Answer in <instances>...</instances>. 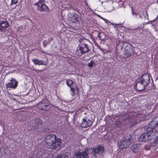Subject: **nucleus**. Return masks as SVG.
I'll list each match as a JSON object with an SVG mask.
<instances>
[{
	"label": "nucleus",
	"mask_w": 158,
	"mask_h": 158,
	"mask_svg": "<svg viewBox=\"0 0 158 158\" xmlns=\"http://www.w3.org/2000/svg\"><path fill=\"white\" fill-rule=\"evenodd\" d=\"M158 143V136L154 139V141L151 143V145L153 146H155Z\"/></svg>",
	"instance_id": "nucleus-23"
},
{
	"label": "nucleus",
	"mask_w": 158,
	"mask_h": 158,
	"mask_svg": "<svg viewBox=\"0 0 158 158\" xmlns=\"http://www.w3.org/2000/svg\"><path fill=\"white\" fill-rule=\"evenodd\" d=\"M88 150V148H85L84 150L76 152L75 155L76 158H88L89 156Z\"/></svg>",
	"instance_id": "nucleus-10"
},
{
	"label": "nucleus",
	"mask_w": 158,
	"mask_h": 158,
	"mask_svg": "<svg viewBox=\"0 0 158 158\" xmlns=\"http://www.w3.org/2000/svg\"><path fill=\"white\" fill-rule=\"evenodd\" d=\"M38 6L37 9L41 12H48L49 11L48 7L45 4L44 0H39V2L34 4Z\"/></svg>",
	"instance_id": "nucleus-7"
},
{
	"label": "nucleus",
	"mask_w": 158,
	"mask_h": 158,
	"mask_svg": "<svg viewBox=\"0 0 158 158\" xmlns=\"http://www.w3.org/2000/svg\"><path fill=\"white\" fill-rule=\"evenodd\" d=\"M60 156L61 157L60 158H68V156L65 155H61L60 154Z\"/></svg>",
	"instance_id": "nucleus-28"
},
{
	"label": "nucleus",
	"mask_w": 158,
	"mask_h": 158,
	"mask_svg": "<svg viewBox=\"0 0 158 158\" xmlns=\"http://www.w3.org/2000/svg\"><path fill=\"white\" fill-rule=\"evenodd\" d=\"M158 125V116L154 118L150 122L147 127L148 129L152 132H155L156 130V127Z\"/></svg>",
	"instance_id": "nucleus-9"
},
{
	"label": "nucleus",
	"mask_w": 158,
	"mask_h": 158,
	"mask_svg": "<svg viewBox=\"0 0 158 158\" xmlns=\"http://www.w3.org/2000/svg\"><path fill=\"white\" fill-rule=\"evenodd\" d=\"M142 115L141 114L133 115L132 116H131L129 119V123L132 127L137 123L143 121L144 119L142 117Z\"/></svg>",
	"instance_id": "nucleus-6"
},
{
	"label": "nucleus",
	"mask_w": 158,
	"mask_h": 158,
	"mask_svg": "<svg viewBox=\"0 0 158 158\" xmlns=\"http://www.w3.org/2000/svg\"><path fill=\"white\" fill-rule=\"evenodd\" d=\"M130 144V139H125L121 143L119 146V148L121 150H123L124 148H128Z\"/></svg>",
	"instance_id": "nucleus-15"
},
{
	"label": "nucleus",
	"mask_w": 158,
	"mask_h": 158,
	"mask_svg": "<svg viewBox=\"0 0 158 158\" xmlns=\"http://www.w3.org/2000/svg\"><path fill=\"white\" fill-rule=\"evenodd\" d=\"M81 19V15L80 13H73L69 18V20L73 23L79 24Z\"/></svg>",
	"instance_id": "nucleus-12"
},
{
	"label": "nucleus",
	"mask_w": 158,
	"mask_h": 158,
	"mask_svg": "<svg viewBox=\"0 0 158 158\" xmlns=\"http://www.w3.org/2000/svg\"><path fill=\"white\" fill-rule=\"evenodd\" d=\"M140 148V144H134L131 147L132 151L134 153L138 152Z\"/></svg>",
	"instance_id": "nucleus-19"
},
{
	"label": "nucleus",
	"mask_w": 158,
	"mask_h": 158,
	"mask_svg": "<svg viewBox=\"0 0 158 158\" xmlns=\"http://www.w3.org/2000/svg\"><path fill=\"white\" fill-rule=\"evenodd\" d=\"M114 124L117 127H120L122 125V122L119 119H117L114 121Z\"/></svg>",
	"instance_id": "nucleus-22"
},
{
	"label": "nucleus",
	"mask_w": 158,
	"mask_h": 158,
	"mask_svg": "<svg viewBox=\"0 0 158 158\" xmlns=\"http://www.w3.org/2000/svg\"><path fill=\"white\" fill-rule=\"evenodd\" d=\"M18 84V81L16 80L15 78H12L10 81L6 84V88L8 90L11 89H15L17 87Z\"/></svg>",
	"instance_id": "nucleus-8"
},
{
	"label": "nucleus",
	"mask_w": 158,
	"mask_h": 158,
	"mask_svg": "<svg viewBox=\"0 0 158 158\" xmlns=\"http://www.w3.org/2000/svg\"><path fill=\"white\" fill-rule=\"evenodd\" d=\"M18 0H11V2L10 6H11L13 4H16L18 3Z\"/></svg>",
	"instance_id": "nucleus-26"
},
{
	"label": "nucleus",
	"mask_w": 158,
	"mask_h": 158,
	"mask_svg": "<svg viewBox=\"0 0 158 158\" xmlns=\"http://www.w3.org/2000/svg\"><path fill=\"white\" fill-rule=\"evenodd\" d=\"M45 141L48 148L55 150H59L62 145L60 139L57 137L54 134L46 135L45 138Z\"/></svg>",
	"instance_id": "nucleus-1"
},
{
	"label": "nucleus",
	"mask_w": 158,
	"mask_h": 158,
	"mask_svg": "<svg viewBox=\"0 0 158 158\" xmlns=\"http://www.w3.org/2000/svg\"><path fill=\"white\" fill-rule=\"evenodd\" d=\"M61 157L60 156V154L57 155L56 156H53L51 158H60Z\"/></svg>",
	"instance_id": "nucleus-30"
},
{
	"label": "nucleus",
	"mask_w": 158,
	"mask_h": 158,
	"mask_svg": "<svg viewBox=\"0 0 158 158\" xmlns=\"http://www.w3.org/2000/svg\"><path fill=\"white\" fill-rule=\"evenodd\" d=\"M132 14H133V15H136L137 14H136V13H134L133 11V9L132 8Z\"/></svg>",
	"instance_id": "nucleus-31"
},
{
	"label": "nucleus",
	"mask_w": 158,
	"mask_h": 158,
	"mask_svg": "<svg viewBox=\"0 0 158 158\" xmlns=\"http://www.w3.org/2000/svg\"><path fill=\"white\" fill-rule=\"evenodd\" d=\"M137 87V88L136 90L139 91H142L139 90V89L140 88H141V85L140 84V81L139 82H138V84L136 86Z\"/></svg>",
	"instance_id": "nucleus-27"
},
{
	"label": "nucleus",
	"mask_w": 158,
	"mask_h": 158,
	"mask_svg": "<svg viewBox=\"0 0 158 158\" xmlns=\"http://www.w3.org/2000/svg\"><path fill=\"white\" fill-rule=\"evenodd\" d=\"M98 37L100 40H104V38H103L102 36H105V34L103 32H99L98 31Z\"/></svg>",
	"instance_id": "nucleus-21"
},
{
	"label": "nucleus",
	"mask_w": 158,
	"mask_h": 158,
	"mask_svg": "<svg viewBox=\"0 0 158 158\" xmlns=\"http://www.w3.org/2000/svg\"><path fill=\"white\" fill-rule=\"evenodd\" d=\"M104 151V148L101 145H98L93 149L92 153L94 156H96V154H102Z\"/></svg>",
	"instance_id": "nucleus-14"
},
{
	"label": "nucleus",
	"mask_w": 158,
	"mask_h": 158,
	"mask_svg": "<svg viewBox=\"0 0 158 158\" xmlns=\"http://www.w3.org/2000/svg\"><path fill=\"white\" fill-rule=\"evenodd\" d=\"M124 50L125 54L127 57L130 56H131V51H130V48L129 46H126L124 48Z\"/></svg>",
	"instance_id": "nucleus-20"
},
{
	"label": "nucleus",
	"mask_w": 158,
	"mask_h": 158,
	"mask_svg": "<svg viewBox=\"0 0 158 158\" xmlns=\"http://www.w3.org/2000/svg\"><path fill=\"white\" fill-rule=\"evenodd\" d=\"M145 148L146 150H148L150 149V148L148 145H146L145 146Z\"/></svg>",
	"instance_id": "nucleus-29"
},
{
	"label": "nucleus",
	"mask_w": 158,
	"mask_h": 158,
	"mask_svg": "<svg viewBox=\"0 0 158 158\" xmlns=\"http://www.w3.org/2000/svg\"><path fill=\"white\" fill-rule=\"evenodd\" d=\"M150 76L149 74H143L140 81V84L141 85V87L139 89V90H144L146 87L150 83Z\"/></svg>",
	"instance_id": "nucleus-4"
},
{
	"label": "nucleus",
	"mask_w": 158,
	"mask_h": 158,
	"mask_svg": "<svg viewBox=\"0 0 158 158\" xmlns=\"http://www.w3.org/2000/svg\"><path fill=\"white\" fill-rule=\"evenodd\" d=\"M9 27V24L6 21H0V31H2L4 28H6Z\"/></svg>",
	"instance_id": "nucleus-18"
},
{
	"label": "nucleus",
	"mask_w": 158,
	"mask_h": 158,
	"mask_svg": "<svg viewBox=\"0 0 158 158\" xmlns=\"http://www.w3.org/2000/svg\"><path fill=\"white\" fill-rule=\"evenodd\" d=\"M157 2L158 3V0H157Z\"/></svg>",
	"instance_id": "nucleus-32"
},
{
	"label": "nucleus",
	"mask_w": 158,
	"mask_h": 158,
	"mask_svg": "<svg viewBox=\"0 0 158 158\" xmlns=\"http://www.w3.org/2000/svg\"><path fill=\"white\" fill-rule=\"evenodd\" d=\"M67 85L70 88L72 95H77L79 93V88L76 83H74L71 80H67L66 81Z\"/></svg>",
	"instance_id": "nucleus-5"
},
{
	"label": "nucleus",
	"mask_w": 158,
	"mask_h": 158,
	"mask_svg": "<svg viewBox=\"0 0 158 158\" xmlns=\"http://www.w3.org/2000/svg\"><path fill=\"white\" fill-rule=\"evenodd\" d=\"M43 131L44 132H48L49 131V129L48 127L44 126L43 128Z\"/></svg>",
	"instance_id": "nucleus-24"
},
{
	"label": "nucleus",
	"mask_w": 158,
	"mask_h": 158,
	"mask_svg": "<svg viewBox=\"0 0 158 158\" xmlns=\"http://www.w3.org/2000/svg\"><path fill=\"white\" fill-rule=\"evenodd\" d=\"M94 63V60H91L90 63H89L88 64V66L90 68L92 67L93 66V64Z\"/></svg>",
	"instance_id": "nucleus-25"
},
{
	"label": "nucleus",
	"mask_w": 158,
	"mask_h": 158,
	"mask_svg": "<svg viewBox=\"0 0 158 158\" xmlns=\"http://www.w3.org/2000/svg\"><path fill=\"white\" fill-rule=\"evenodd\" d=\"M34 126L33 127L37 129L40 127L43 124L42 121L39 118H36L33 120Z\"/></svg>",
	"instance_id": "nucleus-16"
},
{
	"label": "nucleus",
	"mask_w": 158,
	"mask_h": 158,
	"mask_svg": "<svg viewBox=\"0 0 158 158\" xmlns=\"http://www.w3.org/2000/svg\"><path fill=\"white\" fill-rule=\"evenodd\" d=\"M149 130L147 128V132L141 134L139 139L140 141L144 142H147L152 139L158 132V131L156 130L155 132H152Z\"/></svg>",
	"instance_id": "nucleus-3"
},
{
	"label": "nucleus",
	"mask_w": 158,
	"mask_h": 158,
	"mask_svg": "<svg viewBox=\"0 0 158 158\" xmlns=\"http://www.w3.org/2000/svg\"><path fill=\"white\" fill-rule=\"evenodd\" d=\"M79 42L80 44L76 50L75 54L77 55L80 56L90 51L88 43H90V42L86 39L82 40L81 39Z\"/></svg>",
	"instance_id": "nucleus-2"
},
{
	"label": "nucleus",
	"mask_w": 158,
	"mask_h": 158,
	"mask_svg": "<svg viewBox=\"0 0 158 158\" xmlns=\"http://www.w3.org/2000/svg\"><path fill=\"white\" fill-rule=\"evenodd\" d=\"M37 107L39 110L44 111L48 110L50 108L49 103L45 100L41 101L38 103Z\"/></svg>",
	"instance_id": "nucleus-11"
},
{
	"label": "nucleus",
	"mask_w": 158,
	"mask_h": 158,
	"mask_svg": "<svg viewBox=\"0 0 158 158\" xmlns=\"http://www.w3.org/2000/svg\"><path fill=\"white\" fill-rule=\"evenodd\" d=\"M82 121L81 126L83 128H86L90 127L92 125L93 122V119L89 118L87 117L83 118Z\"/></svg>",
	"instance_id": "nucleus-13"
},
{
	"label": "nucleus",
	"mask_w": 158,
	"mask_h": 158,
	"mask_svg": "<svg viewBox=\"0 0 158 158\" xmlns=\"http://www.w3.org/2000/svg\"><path fill=\"white\" fill-rule=\"evenodd\" d=\"M32 62L35 65H46V63L45 61H44L42 60H39L37 59H34L32 60Z\"/></svg>",
	"instance_id": "nucleus-17"
}]
</instances>
